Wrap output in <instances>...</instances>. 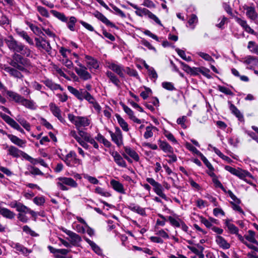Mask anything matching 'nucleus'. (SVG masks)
I'll return each instance as SVG.
<instances>
[{"label": "nucleus", "instance_id": "nucleus-48", "mask_svg": "<svg viewBox=\"0 0 258 258\" xmlns=\"http://www.w3.org/2000/svg\"><path fill=\"white\" fill-rule=\"evenodd\" d=\"M198 21L197 17H189L187 20L186 26L193 29L198 23Z\"/></svg>", "mask_w": 258, "mask_h": 258}, {"label": "nucleus", "instance_id": "nucleus-2", "mask_svg": "<svg viewBox=\"0 0 258 258\" xmlns=\"http://www.w3.org/2000/svg\"><path fill=\"white\" fill-rule=\"evenodd\" d=\"M8 48L14 52L21 53L22 54L30 53V50L22 43L16 41L13 36H10L5 39Z\"/></svg>", "mask_w": 258, "mask_h": 258}, {"label": "nucleus", "instance_id": "nucleus-52", "mask_svg": "<svg viewBox=\"0 0 258 258\" xmlns=\"http://www.w3.org/2000/svg\"><path fill=\"white\" fill-rule=\"evenodd\" d=\"M96 138L98 141L102 142L105 146L107 147H110L111 145L110 142L105 139V138L100 134H98Z\"/></svg>", "mask_w": 258, "mask_h": 258}, {"label": "nucleus", "instance_id": "nucleus-1", "mask_svg": "<svg viewBox=\"0 0 258 258\" xmlns=\"http://www.w3.org/2000/svg\"><path fill=\"white\" fill-rule=\"evenodd\" d=\"M8 62L12 67L22 72H26L27 68L31 65L28 59L17 53H14L11 57L9 58Z\"/></svg>", "mask_w": 258, "mask_h": 258}, {"label": "nucleus", "instance_id": "nucleus-32", "mask_svg": "<svg viewBox=\"0 0 258 258\" xmlns=\"http://www.w3.org/2000/svg\"><path fill=\"white\" fill-rule=\"evenodd\" d=\"M248 234L245 235L244 237L248 241L258 245V241L255 238V232L251 230L248 231Z\"/></svg>", "mask_w": 258, "mask_h": 258}, {"label": "nucleus", "instance_id": "nucleus-27", "mask_svg": "<svg viewBox=\"0 0 258 258\" xmlns=\"http://www.w3.org/2000/svg\"><path fill=\"white\" fill-rule=\"evenodd\" d=\"M225 224L231 234H235L238 237V235H241L238 234V228L233 224L230 223L229 220L227 219L225 221Z\"/></svg>", "mask_w": 258, "mask_h": 258}, {"label": "nucleus", "instance_id": "nucleus-36", "mask_svg": "<svg viewBox=\"0 0 258 258\" xmlns=\"http://www.w3.org/2000/svg\"><path fill=\"white\" fill-rule=\"evenodd\" d=\"M17 33L24 39H25L27 42L30 45H33L34 43L32 39L29 36L26 32L23 30H17Z\"/></svg>", "mask_w": 258, "mask_h": 258}, {"label": "nucleus", "instance_id": "nucleus-39", "mask_svg": "<svg viewBox=\"0 0 258 258\" xmlns=\"http://www.w3.org/2000/svg\"><path fill=\"white\" fill-rule=\"evenodd\" d=\"M22 105L25 106L26 108H28L30 109L34 110L35 109V107L34 106V102L33 100H28L23 97L22 102L20 103Z\"/></svg>", "mask_w": 258, "mask_h": 258}, {"label": "nucleus", "instance_id": "nucleus-43", "mask_svg": "<svg viewBox=\"0 0 258 258\" xmlns=\"http://www.w3.org/2000/svg\"><path fill=\"white\" fill-rule=\"evenodd\" d=\"M238 239L242 243L245 244L247 247L252 250H253L254 252L256 251L258 252V247L254 246L252 244L248 243L246 241L244 240V238L242 235H238Z\"/></svg>", "mask_w": 258, "mask_h": 258}, {"label": "nucleus", "instance_id": "nucleus-47", "mask_svg": "<svg viewBox=\"0 0 258 258\" xmlns=\"http://www.w3.org/2000/svg\"><path fill=\"white\" fill-rule=\"evenodd\" d=\"M15 248L17 250L25 254L31 252V250H29L22 245L18 243L15 244Z\"/></svg>", "mask_w": 258, "mask_h": 258}, {"label": "nucleus", "instance_id": "nucleus-40", "mask_svg": "<svg viewBox=\"0 0 258 258\" xmlns=\"http://www.w3.org/2000/svg\"><path fill=\"white\" fill-rule=\"evenodd\" d=\"M111 136L112 140L118 146H120L122 144V137L121 136L119 138L111 131H109Z\"/></svg>", "mask_w": 258, "mask_h": 258}, {"label": "nucleus", "instance_id": "nucleus-61", "mask_svg": "<svg viewBox=\"0 0 258 258\" xmlns=\"http://www.w3.org/2000/svg\"><path fill=\"white\" fill-rule=\"evenodd\" d=\"M144 88L145 91L142 92L140 94V96L145 100L148 97L149 94L152 93V90L149 88L146 87H144Z\"/></svg>", "mask_w": 258, "mask_h": 258}, {"label": "nucleus", "instance_id": "nucleus-62", "mask_svg": "<svg viewBox=\"0 0 258 258\" xmlns=\"http://www.w3.org/2000/svg\"><path fill=\"white\" fill-rule=\"evenodd\" d=\"M186 147L189 150L191 151L199 156L202 154L196 147L189 143H186Z\"/></svg>", "mask_w": 258, "mask_h": 258}, {"label": "nucleus", "instance_id": "nucleus-31", "mask_svg": "<svg viewBox=\"0 0 258 258\" xmlns=\"http://www.w3.org/2000/svg\"><path fill=\"white\" fill-rule=\"evenodd\" d=\"M234 175L238 177L241 179H244L246 177L251 176L250 173L248 171L242 170L241 168L237 169Z\"/></svg>", "mask_w": 258, "mask_h": 258}, {"label": "nucleus", "instance_id": "nucleus-28", "mask_svg": "<svg viewBox=\"0 0 258 258\" xmlns=\"http://www.w3.org/2000/svg\"><path fill=\"white\" fill-rule=\"evenodd\" d=\"M85 58L87 61V63L90 66V68H94L97 69L99 68V64L98 61L89 55H86Z\"/></svg>", "mask_w": 258, "mask_h": 258}, {"label": "nucleus", "instance_id": "nucleus-16", "mask_svg": "<svg viewBox=\"0 0 258 258\" xmlns=\"http://www.w3.org/2000/svg\"><path fill=\"white\" fill-rule=\"evenodd\" d=\"M5 70L7 72L9 73L10 75L15 78L21 79L24 77L22 73L19 71V70L17 69H16L15 68L8 67L5 68Z\"/></svg>", "mask_w": 258, "mask_h": 258}, {"label": "nucleus", "instance_id": "nucleus-54", "mask_svg": "<svg viewBox=\"0 0 258 258\" xmlns=\"http://www.w3.org/2000/svg\"><path fill=\"white\" fill-rule=\"evenodd\" d=\"M95 192L105 197H109L111 196V194L109 192L105 191L104 189L99 186L95 188Z\"/></svg>", "mask_w": 258, "mask_h": 258}, {"label": "nucleus", "instance_id": "nucleus-13", "mask_svg": "<svg viewBox=\"0 0 258 258\" xmlns=\"http://www.w3.org/2000/svg\"><path fill=\"white\" fill-rule=\"evenodd\" d=\"M61 21L68 22V27L72 31H75V24L77 22L76 17H58Z\"/></svg>", "mask_w": 258, "mask_h": 258}, {"label": "nucleus", "instance_id": "nucleus-34", "mask_svg": "<svg viewBox=\"0 0 258 258\" xmlns=\"http://www.w3.org/2000/svg\"><path fill=\"white\" fill-rule=\"evenodd\" d=\"M127 208L131 211L135 212L142 215L145 214V211L144 209L141 208L138 205H136L134 203L130 204V205L127 206Z\"/></svg>", "mask_w": 258, "mask_h": 258}, {"label": "nucleus", "instance_id": "nucleus-26", "mask_svg": "<svg viewBox=\"0 0 258 258\" xmlns=\"http://www.w3.org/2000/svg\"><path fill=\"white\" fill-rule=\"evenodd\" d=\"M106 75L114 85L116 87L119 86L120 81L114 73L108 71L106 72Z\"/></svg>", "mask_w": 258, "mask_h": 258}, {"label": "nucleus", "instance_id": "nucleus-38", "mask_svg": "<svg viewBox=\"0 0 258 258\" xmlns=\"http://www.w3.org/2000/svg\"><path fill=\"white\" fill-rule=\"evenodd\" d=\"M75 156H77L75 152L74 151H70L69 153L66 155L65 158L63 159V160L68 166H72V165L71 164V161L73 160Z\"/></svg>", "mask_w": 258, "mask_h": 258}, {"label": "nucleus", "instance_id": "nucleus-56", "mask_svg": "<svg viewBox=\"0 0 258 258\" xmlns=\"http://www.w3.org/2000/svg\"><path fill=\"white\" fill-rule=\"evenodd\" d=\"M200 156L201 157V160L204 163V164L206 165V166L208 168V169L211 171L214 170V168L212 164L209 162L208 159L203 155L202 153Z\"/></svg>", "mask_w": 258, "mask_h": 258}, {"label": "nucleus", "instance_id": "nucleus-63", "mask_svg": "<svg viewBox=\"0 0 258 258\" xmlns=\"http://www.w3.org/2000/svg\"><path fill=\"white\" fill-rule=\"evenodd\" d=\"M165 136L168 139V140L173 143H177V141L174 137L173 135L168 131H165L164 133Z\"/></svg>", "mask_w": 258, "mask_h": 258}, {"label": "nucleus", "instance_id": "nucleus-44", "mask_svg": "<svg viewBox=\"0 0 258 258\" xmlns=\"http://www.w3.org/2000/svg\"><path fill=\"white\" fill-rule=\"evenodd\" d=\"M137 15L140 16H155V15L152 14L147 9L143 8L142 10H138L136 12Z\"/></svg>", "mask_w": 258, "mask_h": 258}, {"label": "nucleus", "instance_id": "nucleus-10", "mask_svg": "<svg viewBox=\"0 0 258 258\" xmlns=\"http://www.w3.org/2000/svg\"><path fill=\"white\" fill-rule=\"evenodd\" d=\"M7 136L13 143L19 147L24 148L25 146L26 141L23 140L12 134H7Z\"/></svg>", "mask_w": 258, "mask_h": 258}, {"label": "nucleus", "instance_id": "nucleus-45", "mask_svg": "<svg viewBox=\"0 0 258 258\" xmlns=\"http://www.w3.org/2000/svg\"><path fill=\"white\" fill-rule=\"evenodd\" d=\"M247 48L251 52L258 55V45L255 42L249 41L248 43Z\"/></svg>", "mask_w": 258, "mask_h": 258}, {"label": "nucleus", "instance_id": "nucleus-22", "mask_svg": "<svg viewBox=\"0 0 258 258\" xmlns=\"http://www.w3.org/2000/svg\"><path fill=\"white\" fill-rule=\"evenodd\" d=\"M6 93L7 95L15 101L16 103H20L23 98V97L19 95V94L12 91L7 90Z\"/></svg>", "mask_w": 258, "mask_h": 258}, {"label": "nucleus", "instance_id": "nucleus-29", "mask_svg": "<svg viewBox=\"0 0 258 258\" xmlns=\"http://www.w3.org/2000/svg\"><path fill=\"white\" fill-rule=\"evenodd\" d=\"M236 21L244 29V30L250 33L253 34L254 31L246 23V22L244 20H242L239 17H236Z\"/></svg>", "mask_w": 258, "mask_h": 258}, {"label": "nucleus", "instance_id": "nucleus-51", "mask_svg": "<svg viewBox=\"0 0 258 258\" xmlns=\"http://www.w3.org/2000/svg\"><path fill=\"white\" fill-rule=\"evenodd\" d=\"M244 10L247 16H257V15L255 9L252 7H247Z\"/></svg>", "mask_w": 258, "mask_h": 258}, {"label": "nucleus", "instance_id": "nucleus-7", "mask_svg": "<svg viewBox=\"0 0 258 258\" xmlns=\"http://www.w3.org/2000/svg\"><path fill=\"white\" fill-rule=\"evenodd\" d=\"M9 151L8 153L9 155L14 158H18L20 156H22L25 159H26V155H28L27 154L20 150L18 148L14 146L11 145Z\"/></svg>", "mask_w": 258, "mask_h": 258}, {"label": "nucleus", "instance_id": "nucleus-14", "mask_svg": "<svg viewBox=\"0 0 258 258\" xmlns=\"http://www.w3.org/2000/svg\"><path fill=\"white\" fill-rule=\"evenodd\" d=\"M68 89L70 92L73 94L78 99L81 101L83 100V96L84 94V91H85V90L80 89V90H78L71 86H68Z\"/></svg>", "mask_w": 258, "mask_h": 258}, {"label": "nucleus", "instance_id": "nucleus-37", "mask_svg": "<svg viewBox=\"0 0 258 258\" xmlns=\"http://www.w3.org/2000/svg\"><path fill=\"white\" fill-rule=\"evenodd\" d=\"M12 207L16 208L17 211L20 213H28L29 209V208L22 203L17 202H16V203L12 206Z\"/></svg>", "mask_w": 258, "mask_h": 258}, {"label": "nucleus", "instance_id": "nucleus-30", "mask_svg": "<svg viewBox=\"0 0 258 258\" xmlns=\"http://www.w3.org/2000/svg\"><path fill=\"white\" fill-rule=\"evenodd\" d=\"M66 233L71 238L72 243L76 244L81 241V238L78 234L70 230H68Z\"/></svg>", "mask_w": 258, "mask_h": 258}, {"label": "nucleus", "instance_id": "nucleus-8", "mask_svg": "<svg viewBox=\"0 0 258 258\" xmlns=\"http://www.w3.org/2000/svg\"><path fill=\"white\" fill-rule=\"evenodd\" d=\"M37 11L42 16H48L50 15H53L54 16H64L63 15L58 13L54 10H50L48 12L45 8L38 6Z\"/></svg>", "mask_w": 258, "mask_h": 258}, {"label": "nucleus", "instance_id": "nucleus-12", "mask_svg": "<svg viewBox=\"0 0 258 258\" xmlns=\"http://www.w3.org/2000/svg\"><path fill=\"white\" fill-rule=\"evenodd\" d=\"M109 68L111 69L114 73L117 74L120 77L124 78V68L121 65H118L114 63H111L109 66Z\"/></svg>", "mask_w": 258, "mask_h": 258}, {"label": "nucleus", "instance_id": "nucleus-5", "mask_svg": "<svg viewBox=\"0 0 258 258\" xmlns=\"http://www.w3.org/2000/svg\"><path fill=\"white\" fill-rule=\"evenodd\" d=\"M78 66L80 67V68L76 67L75 68V71L77 75L80 77V78L84 81L91 79V75L87 71L86 67L83 66L80 63L78 64Z\"/></svg>", "mask_w": 258, "mask_h": 258}, {"label": "nucleus", "instance_id": "nucleus-33", "mask_svg": "<svg viewBox=\"0 0 258 258\" xmlns=\"http://www.w3.org/2000/svg\"><path fill=\"white\" fill-rule=\"evenodd\" d=\"M124 148L126 154H128L131 158H132L136 161H138L139 160V156L135 151H134L129 147H124Z\"/></svg>", "mask_w": 258, "mask_h": 258}, {"label": "nucleus", "instance_id": "nucleus-58", "mask_svg": "<svg viewBox=\"0 0 258 258\" xmlns=\"http://www.w3.org/2000/svg\"><path fill=\"white\" fill-rule=\"evenodd\" d=\"M40 48L43 49L48 53H50L51 50V47L49 42L45 39L44 40L43 43H42Z\"/></svg>", "mask_w": 258, "mask_h": 258}, {"label": "nucleus", "instance_id": "nucleus-42", "mask_svg": "<svg viewBox=\"0 0 258 258\" xmlns=\"http://www.w3.org/2000/svg\"><path fill=\"white\" fill-rule=\"evenodd\" d=\"M85 240L91 246L92 249L94 251V252L96 253H97L98 254H99L100 253V252L101 251V249L93 241L90 240L88 238H86Z\"/></svg>", "mask_w": 258, "mask_h": 258}, {"label": "nucleus", "instance_id": "nucleus-60", "mask_svg": "<svg viewBox=\"0 0 258 258\" xmlns=\"http://www.w3.org/2000/svg\"><path fill=\"white\" fill-rule=\"evenodd\" d=\"M78 131L79 135L84 139L85 141L88 142V141L91 137V136L88 134L87 133L80 130H77Z\"/></svg>", "mask_w": 258, "mask_h": 258}, {"label": "nucleus", "instance_id": "nucleus-55", "mask_svg": "<svg viewBox=\"0 0 258 258\" xmlns=\"http://www.w3.org/2000/svg\"><path fill=\"white\" fill-rule=\"evenodd\" d=\"M187 248L193 253L197 255L199 258H204V254H203V252L199 251L198 250V248L195 247L191 246H187Z\"/></svg>", "mask_w": 258, "mask_h": 258}, {"label": "nucleus", "instance_id": "nucleus-64", "mask_svg": "<svg viewBox=\"0 0 258 258\" xmlns=\"http://www.w3.org/2000/svg\"><path fill=\"white\" fill-rule=\"evenodd\" d=\"M152 126H148L146 127V131L145 132L144 135L145 138L148 139L153 136V133L152 132Z\"/></svg>", "mask_w": 258, "mask_h": 258}, {"label": "nucleus", "instance_id": "nucleus-35", "mask_svg": "<svg viewBox=\"0 0 258 258\" xmlns=\"http://www.w3.org/2000/svg\"><path fill=\"white\" fill-rule=\"evenodd\" d=\"M115 117L117 120L118 123L122 129L125 132H127L129 129L127 122L118 114H115Z\"/></svg>", "mask_w": 258, "mask_h": 258}, {"label": "nucleus", "instance_id": "nucleus-15", "mask_svg": "<svg viewBox=\"0 0 258 258\" xmlns=\"http://www.w3.org/2000/svg\"><path fill=\"white\" fill-rule=\"evenodd\" d=\"M111 155L114 158V161L118 166L122 167H126L125 161L118 152H112Z\"/></svg>", "mask_w": 258, "mask_h": 258}, {"label": "nucleus", "instance_id": "nucleus-3", "mask_svg": "<svg viewBox=\"0 0 258 258\" xmlns=\"http://www.w3.org/2000/svg\"><path fill=\"white\" fill-rule=\"evenodd\" d=\"M69 120L73 123L77 130H80L82 126H87L90 124V120L86 117L75 116L72 114H68Z\"/></svg>", "mask_w": 258, "mask_h": 258}, {"label": "nucleus", "instance_id": "nucleus-9", "mask_svg": "<svg viewBox=\"0 0 258 258\" xmlns=\"http://www.w3.org/2000/svg\"><path fill=\"white\" fill-rule=\"evenodd\" d=\"M121 106L122 107L123 110L124 112L128 115L130 118L132 120L135 122L137 123H141L142 122L141 120L138 118H137L135 115L134 112L133 110L128 107L126 105H125L123 103H120Z\"/></svg>", "mask_w": 258, "mask_h": 258}, {"label": "nucleus", "instance_id": "nucleus-50", "mask_svg": "<svg viewBox=\"0 0 258 258\" xmlns=\"http://www.w3.org/2000/svg\"><path fill=\"white\" fill-rule=\"evenodd\" d=\"M175 51L177 52L178 54L184 60L187 61H190L191 60V58L190 56H186L185 51L178 48L175 49Z\"/></svg>", "mask_w": 258, "mask_h": 258}, {"label": "nucleus", "instance_id": "nucleus-49", "mask_svg": "<svg viewBox=\"0 0 258 258\" xmlns=\"http://www.w3.org/2000/svg\"><path fill=\"white\" fill-rule=\"evenodd\" d=\"M85 99L87 100L90 103H94L95 101L94 98L87 91L85 90L84 91V94L83 96V100Z\"/></svg>", "mask_w": 258, "mask_h": 258}, {"label": "nucleus", "instance_id": "nucleus-57", "mask_svg": "<svg viewBox=\"0 0 258 258\" xmlns=\"http://www.w3.org/2000/svg\"><path fill=\"white\" fill-rule=\"evenodd\" d=\"M23 231L26 233L30 234L32 236H37L38 235L34 231L31 229V228L27 225H25L23 227Z\"/></svg>", "mask_w": 258, "mask_h": 258}, {"label": "nucleus", "instance_id": "nucleus-4", "mask_svg": "<svg viewBox=\"0 0 258 258\" xmlns=\"http://www.w3.org/2000/svg\"><path fill=\"white\" fill-rule=\"evenodd\" d=\"M146 180L149 183L153 186L154 190L157 195L161 197L162 199L167 200V197L163 192L162 187L161 184L156 181L152 178H147Z\"/></svg>", "mask_w": 258, "mask_h": 258}, {"label": "nucleus", "instance_id": "nucleus-18", "mask_svg": "<svg viewBox=\"0 0 258 258\" xmlns=\"http://www.w3.org/2000/svg\"><path fill=\"white\" fill-rule=\"evenodd\" d=\"M58 180L59 181H61L64 184L72 187H76L78 185L76 181L70 177H59Z\"/></svg>", "mask_w": 258, "mask_h": 258}, {"label": "nucleus", "instance_id": "nucleus-46", "mask_svg": "<svg viewBox=\"0 0 258 258\" xmlns=\"http://www.w3.org/2000/svg\"><path fill=\"white\" fill-rule=\"evenodd\" d=\"M49 107L51 111L55 117L60 114L61 111L60 109L54 103H50L49 104Z\"/></svg>", "mask_w": 258, "mask_h": 258}, {"label": "nucleus", "instance_id": "nucleus-25", "mask_svg": "<svg viewBox=\"0 0 258 258\" xmlns=\"http://www.w3.org/2000/svg\"><path fill=\"white\" fill-rule=\"evenodd\" d=\"M160 142L159 147L164 152L170 154L173 153L172 147L166 142L159 141Z\"/></svg>", "mask_w": 258, "mask_h": 258}, {"label": "nucleus", "instance_id": "nucleus-11", "mask_svg": "<svg viewBox=\"0 0 258 258\" xmlns=\"http://www.w3.org/2000/svg\"><path fill=\"white\" fill-rule=\"evenodd\" d=\"M0 116L13 128L17 130L20 126L16 121L9 116L1 112L0 113Z\"/></svg>", "mask_w": 258, "mask_h": 258}, {"label": "nucleus", "instance_id": "nucleus-20", "mask_svg": "<svg viewBox=\"0 0 258 258\" xmlns=\"http://www.w3.org/2000/svg\"><path fill=\"white\" fill-rule=\"evenodd\" d=\"M110 184L112 186L113 188L116 191L121 194L125 193L123 185L118 181L112 179L110 181Z\"/></svg>", "mask_w": 258, "mask_h": 258}, {"label": "nucleus", "instance_id": "nucleus-59", "mask_svg": "<svg viewBox=\"0 0 258 258\" xmlns=\"http://www.w3.org/2000/svg\"><path fill=\"white\" fill-rule=\"evenodd\" d=\"M162 86L164 89L169 91H172L175 89L173 84L171 82H164L162 83Z\"/></svg>", "mask_w": 258, "mask_h": 258}, {"label": "nucleus", "instance_id": "nucleus-6", "mask_svg": "<svg viewBox=\"0 0 258 258\" xmlns=\"http://www.w3.org/2000/svg\"><path fill=\"white\" fill-rule=\"evenodd\" d=\"M243 63L249 65L247 69L254 70L255 68L258 69V58L257 57L247 55L244 58Z\"/></svg>", "mask_w": 258, "mask_h": 258}, {"label": "nucleus", "instance_id": "nucleus-24", "mask_svg": "<svg viewBox=\"0 0 258 258\" xmlns=\"http://www.w3.org/2000/svg\"><path fill=\"white\" fill-rule=\"evenodd\" d=\"M26 160L29 161L31 163L35 165L37 163L40 164L42 166L47 167V164L44 162V160L41 158L39 159H34L29 156V155H26Z\"/></svg>", "mask_w": 258, "mask_h": 258}, {"label": "nucleus", "instance_id": "nucleus-23", "mask_svg": "<svg viewBox=\"0 0 258 258\" xmlns=\"http://www.w3.org/2000/svg\"><path fill=\"white\" fill-rule=\"evenodd\" d=\"M216 242L219 246L223 249H228L230 247V245L227 241L221 236H217Z\"/></svg>", "mask_w": 258, "mask_h": 258}, {"label": "nucleus", "instance_id": "nucleus-17", "mask_svg": "<svg viewBox=\"0 0 258 258\" xmlns=\"http://www.w3.org/2000/svg\"><path fill=\"white\" fill-rule=\"evenodd\" d=\"M25 23L30 27L31 30L35 34L39 36L41 33H42V32L41 31L40 28L37 25V23L36 22L32 23V22L26 21Z\"/></svg>", "mask_w": 258, "mask_h": 258}, {"label": "nucleus", "instance_id": "nucleus-53", "mask_svg": "<svg viewBox=\"0 0 258 258\" xmlns=\"http://www.w3.org/2000/svg\"><path fill=\"white\" fill-rule=\"evenodd\" d=\"M123 72H125L127 75H128L130 76L135 77L137 78H139L138 72L136 70L131 69L129 67H126L125 69H124Z\"/></svg>", "mask_w": 258, "mask_h": 258}, {"label": "nucleus", "instance_id": "nucleus-19", "mask_svg": "<svg viewBox=\"0 0 258 258\" xmlns=\"http://www.w3.org/2000/svg\"><path fill=\"white\" fill-rule=\"evenodd\" d=\"M42 82L47 87L52 90H56L57 89H60L61 91L63 90V89L59 85L53 83L51 80L46 79L45 80H43Z\"/></svg>", "mask_w": 258, "mask_h": 258}, {"label": "nucleus", "instance_id": "nucleus-21", "mask_svg": "<svg viewBox=\"0 0 258 258\" xmlns=\"http://www.w3.org/2000/svg\"><path fill=\"white\" fill-rule=\"evenodd\" d=\"M0 214L3 217L9 219H12L14 218L15 214L10 211L9 209L6 208H2L0 207Z\"/></svg>", "mask_w": 258, "mask_h": 258}, {"label": "nucleus", "instance_id": "nucleus-41", "mask_svg": "<svg viewBox=\"0 0 258 258\" xmlns=\"http://www.w3.org/2000/svg\"><path fill=\"white\" fill-rule=\"evenodd\" d=\"M230 109L231 112L237 117L239 120H241L243 118V115L240 113V111L236 108V107L231 103L230 106Z\"/></svg>", "mask_w": 258, "mask_h": 258}]
</instances>
